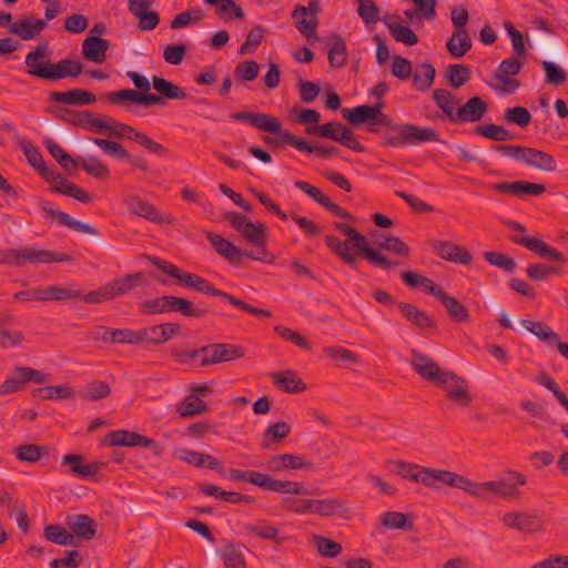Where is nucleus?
<instances>
[{
	"label": "nucleus",
	"mask_w": 568,
	"mask_h": 568,
	"mask_svg": "<svg viewBox=\"0 0 568 568\" xmlns=\"http://www.w3.org/2000/svg\"><path fill=\"white\" fill-rule=\"evenodd\" d=\"M471 39L467 30L454 31L446 43L447 51L453 58L464 57L471 48Z\"/></svg>",
	"instance_id": "e433bc0d"
},
{
	"label": "nucleus",
	"mask_w": 568,
	"mask_h": 568,
	"mask_svg": "<svg viewBox=\"0 0 568 568\" xmlns=\"http://www.w3.org/2000/svg\"><path fill=\"white\" fill-rule=\"evenodd\" d=\"M225 219L247 243L254 246L253 250L264 248L265 226L263 224H254L245 215L235 212L226 213Z\"/></svg>",
	"instance_id": "1a4fd4ad"
},
{
	"label": "nucleus",
	"mask_w": 568,
	"mask_h": 568,
	"mask_svg": "<svg viewBox=\"0 0 568 568\" xmlns=\"http://www.w3.org/2000/svg\"><path fill=\"white\" fill-rule=\"evenodd\" d=\"M398 310L418 329L426 331L436 327L435 321L426 312L410 303H398Z\"/></svg>",
	"instance_id": "cd10ccee"
},
{
	"label": "nucleus",
	"mask_w": 568,
	"mask_h": 568,
	"mask_svg": "<svg viewBox=\"0 0 568 568\" xmlns=\"http://www.w3.org/2000/svg\"><path fill=\"white\" fill-rule=\"evenodd\" d=\"M313 541L320 555L324 557H337L343 550L341 544L324 536L316 535Z\"/></svg>",
	"instance_id": "bf43d9fd"
},
{
	"label": "nucleus",
	"mask_w": 568,
	"mask_h": 568,
	"mask_svg": "<svg viewBox=\"0 0 568 568\" xmlns=\"http://www.w3.org/2000/svg\"><path fill=\"white\" fill-rule=\"evenodd\" d=\"M536 382L542 386H545L547 389H549L554 396L557 398V400L565 407V409L568 412V398L565 395V393L559 388L556 381L550 377L546 373H541L537 376Z\"/></svg>",
	"instance_id": "338daca9"
},
{
	"label": "nucleus",
	"mask_w": 568,
	"mask_h": 568,
	"mask_svg": "<svg viewBox=\"0 0 568 568\" xmlns=\"http://www.w3.org/2000/svg\"><path fill=\"white\" fill-rule=\"evenodd\" d=\"M433 98L436 105L443 111L447 119L454 123L455 113L459 105V100L448 90L436 89L433 92Z\"/></svg>",
	"instance_id": "c9c22d12"
},
{
	"label": "nucleus",
	"mask_w": 568,
	"mask_h": 568,
	"mask_svg": "<svg viewBox=\"0 0 568 568\" xmlns=\"http://www.w3.org/2000/svg\"><path fill=\"white\" fill-rule=\"evenodd\" d=\"M521 325L536 337L546 342L549 345H554V343L557 342L558 339V334L541 322L523 320Z\"/></svg>",
	"instance_id": "603ef678"
},
{
	"label": "nucleus",
	"mask_w": 568,
	"mask_h": 568,
	"mask_svg": "<svg viewBox=\"0 0 568 568\" xmlns=\"http://www.w3.org/2000/svg\"><path fill=\"white\" fill-rule=\"evenodd\" d=\"M314 514L351 518L353 511L343 499H314Z\"/></svg>",
	"instance_id": "c756f323"
},
{
	"label": "nucleus",
	"mask_w": 568,
	"mask_h": 568,
	"mask_svg": "<svg viewBox=\"0 0 568 568\" xmlns=\"http://www.w3.org/2000/svg\"><path fill=\"white\" fill-rule=\"evenodd\" d=\"M409 364L413 369L425 381L435 385L439 383L446 369H442L439 365L430 356L417 351L410 349Z\"/></svg>",
	"instance_id": "4468645a"
},
{
	"label": "nucleus",
	"mask_w": 568,
	"mask_h": 568,
	"mask_svg": "<svg viewBox=\"0 0 568 568\" xmlns=\"http://www.w3.org/2000/svg\"><path fill=\"white\" fill-rule=\"evenodd\" d=\"M435 253L443 260L469 265L473 262V255L465 247L450 241L433 242Z\"/></svg>",
	"instance_id": "6ab92c4d"
},
{
	"label": "nucleus",
	"mask_w": 568,
	"mask_h": 568,
	"mask_svg": "<svg viewBox=\"0 0 568 568\" xmlns=\"http://www.w3.org/2000/svg\"><path fill=\"white\" fill-rule=\"evenodd\" d=\"M334 227L344 234L347 241H342L336 235H326L325 244L345 264L354 265L356 261L355 254L352 253L349 248L351 243L359 254L376 267L388 271L402 265L400 261L390 260L378 250L372 248L366 237L353 226L336 222L334 223Z\"/></svg>",
	"instance_id": "f03ea898"
},
{
	"label": "nucleus",
	"mask_w": 568,
	"mask_h": 568,
	"mask_svg": "<svg viewBox=\"0 0 568 568\" xmlns=\"http://www.w3.org/2000/svg\"><path fill=\"white\" fill-rule=\"evenodd\" d=\"M388 31L397 42H402L406 45H415L418 43L417 34L409 27L403 26L399 22L389 23Z\"/></svg>",
	"instance_id": "13d9d810"
},
{
	"label": "nucleus",
	"mask_w": 568,
	"mask_h": 568,
	"mask_svg": "<svg viewBox=\"0 0 568 568\" xmlns=\"http://www.w3.org/2000/svg\"><path fill=\"white\" fill-rule=\"evenodd\" d=\"M24 63L28 68L30 75L48 80L49 75L45 72H50V67L53 63L50 61V49L48 44H39L29 52L26 57Z\"/></svg>",
	"instance_id": "a211bd4d"
},
{
	"label": "nucleus",
	"mask_w": 568,
	"mask_h": 568,
	"mask_svg": "<svg viewBox=\"0 0 568 568\" xmlns=\"http://www.w3.org/2000/svg\"><path fill=\"white\" fill-rule=\"evenodd\" d=\"M503 523L521 532H535L542 528L540 517L525 513H507L503 517Z\"/></svg>",
	"instance_id": "b1692460"
},
{
	"label": "nucleus",
	"mask_w": 568,
	"mask_h": 568,
	"mask_svg": "<svg viewBox=\"0 0 568 568\" xmlns=\"http://www.w3.org/2000/svg\"><path fill=\"white\" fill-rule=\"evenodd\" d=\"M232 119L243 121L253 128L274 135L283 134V125L278 118L260 112H236L232 114Z\"/></svg>",
	"instance_id": "dca6fc26"
},
{
	"label": "nucleus",
	"mask_w": 568,
	"mask_h": 568,
	"mask_svg": "<svg viewBox=\"0 0 568 568\" xmlns=\"http://www.w3.org/2000/svg\"><path fill=\"white\" fill-rule=\"evenodd\" d=\"M152 84L153 89L160 94V97H162V99L182 100L187 98L186 92L182 88L163 78L154 75L152 78Z\"/></svg>",
	"instance_id": "ea45409f"
},
{
	"label": "nucleus",
	"mask_w": 568,
	"mask_h": 568,
	"mask_svg": "<svg viewBox=\"0 0 568 568\" xmlns=\"http://www.w3.org/2000/svg\"><path fill=\"white\" fill-rule=\"evenodd\" d=\"M406 133H407L406 145L407 144H417V143H422V142H438L439 141V134L430 128L407 124Z\"/></svg>",
	"instance_id": "37998d69"
},
{
	"label": "nucleus",
	"mask_w": 568,
	"mask_h": 568,
	"mask_svg": "<svg viewBox=\"0 0 568 568\" xmlns=\"http://www.w3.org/2000/svg\"><path fill=\"white\" fill-rule=\"evenodd\" d=\"M448 314V316L457 323H465L469 318V312L456 297L448 295L446 292L439 300Z\"/></svg>",
	"instance_id": "79ce46f5"
},
{
	"label": "nucleus",
	"mask_w": 568,
	"mask_h": 568,
	"mask_svg": "<svg viewBox=\"0 0 568 568\" xmlns=\"http://www.w3.org/2000/svg\"><path fill=\"white\" fill-rule=\"evenodd\" d=\"M207 405L204 400L200 399L196 395L190 394L186 396L183 402H181L176 412L182 418L192 417L195 415L203 414L206 412Z\"/></svg>",
	"instance_id": "c03bdc74"
},
{
	"label": "nucleus",
	"mask_w": 568,
	"mask_h": 568,
	"mask_svg": "<svg viewBox=\"0 0 568 568\" xmlns=\"http://www.w3.org/2000/svg\"><path fill=\"white\" fill-rule=\"evenodd\" d=\"M63 464L70 467V471L80 477H91L98 474L102 464L85 463L81 455L68 454L63 456Z\"/></svg>",
	"instance_id": "f704fd0d"
},
{
	"label": "nucleus",
	"mask_w": 568,
	"mask_h": 568,
	"mask_svg": "<svg viewBox=\"0 0 568 568\" xmlns=\"http://www.w3.org/2000/svg\"><path fill=\"white\" fill-rule=\"evenodd\" d=\"M307 195L312 197L315 202H317L320 205L325 207L327 211H329L332 214L352 220L353 216L345 210H343L341 206H338L336 203H334L327 195H325L320 189L312 185V187L308 190Z\"/></svg>",
	"instance_id": "49530a36"
},
{
	"label": "nucleus",
	"mask_w": 568,
	"mask_h": 568,
	"mask_svg": "<svg viewBox=\"0 0 568 568\" xmlns=\"http://www.w3.org/2000/svg\"><path fill=\"white\" fill-rule=\"evenodd\" d=\"M242 476L248 483L261 487L266 491L282 493V489L284 488L283 481L273 479L263 473L247 471L246 474H242Z\"/></svg>",
	"instance_id": "a19ab883"
},
{
	"label": "nucleus",
	"mask_w": 568,
	"mask_h": 568,
	"mask_svg": "<svg viewBox=\"0 0 568 568\" xmlns=\"http://www.w3.org/2000/svg\"><path fill=\"white\" fill-rule=\"evenodd\" d=\"M475 132L486 139L501 142L514 139V135L504 126L497 124H481L475 128Z\"/></svg>",
	"instance_id": "4d7b16f0"
},
{
	"label": "nucleus",
	"mask_w": 568,
	"mask_h": 568,
	"mask_svg": "<svg viewBox=\"0 0 568 568\" xmlns=\"http://www.w3.org/2000/svg\"><path fill=\"white\" fill-rule=\"evenodd\" d=\"M376 245L398 257L408 258L410 255L409 246L393 234H382L376 241Z\"/></svg>",
	"instance_id": "58836bf2"
},
{
	"label": "nucleus",
	"mask_w": 568,
	"mask_h": 568,
	"mask_svg": "<svg viewBox=\"0 0 568 568\" xmlns=\"http://www.w3.org/2000/svg\"><path fill=\"white\" fill-rule=\"evenodd\" d=\"M176 458L196 467H205L212 470L223 471L219 459L209 454H202L192 449L182 448L175 452Z\"/></svg>",
	"instance_id": "bb28decb"
},
{
	"label": "nucleus",
	"mask_w": 568,
	"mask_h": 568,
	"mask_svg": "<svg viewBox=\"0 0 568 568\" xmlns=\"http://www.w3.org/2000/svg\"><path fill=\"white\" fill-rule=\"evenodd\" d=\"M487 110L488 105L480 97H473L464 105H458L454 123L480 121Z\"/></svg>",
	"instance_id": "393cba45"
},
{
	"label": "nucleus",
	"mask_w": 568,
	"mask_h": 568,
	"mask_svg": "<svg viewBox=\"0 0 568 568\" xmlns=\"http://www.w3.org/2000/svg\"><path fill=\"white\" fill-rule=\"evenodd\" d=\"M43 535L47 540L61 545V546H73L74 538L71 531L60 525H48L43 529Z\"/></svg>",
	"instance_id": "8fccbe9b"
},
{
	"label": "nucleus",
	"mask_w": 568,
	"mask_h": 568,
	"mask_svg": "<svg viewBox=\"0 0 568 568\" xmlns=\"http://www.w3.org/2000/svg\"><path fill=\"white\" fill-rule=\"evenodd\" d=\"M206 237L215 251L230 262H240L244 256L262 262H270L272 258L265 248L241 250L222 235L212 232H207Z\"/></svg>",
	"instance_id": "0eeeda50"
},
{
	"label": "nucleus",
	"mask_w": 568,
	"mask_h": 568,
	"mask_svg": "<svg viewBox=\"0 0 568 568\" xmlns=\"http://www.w3.org/2000/svg\"><path fill=\"white\" fill-rule=\"evenodd\" d=\"M33 395L39 396L44 400L70 399L75 395V392L68 385H55L37 388L34 389Z\"/></svg>",
	"instance_id": "3c124183"
},
{
	"label": "nucleus",
	"mask_w": 568,
	"mask_h": 568,
	"mask_svg": "<svg viewBox=\"0 0 568 568\" xmlns=\"http://www.w3.org/2000/svg\"><path fill=\"white\" fill-rule=\"evenodd\" d=\"M44 381L45 375L41 371L27 366H16L11 375L0 384V395L18 393L30 382L42 384Z\"/></svg>",
	"instance_id": "9d476101"
},
{
	"label": "nucleus",
	"mask_w": 568,
	"mask_h": 568,
	"mask_svg": "<svg viewBox=\"0 0 568 568\" xmlns=\"http://www.w3.org/2000/svg\"><path fill=\"white\" fill-rule=\"evenodd\" d=\"M83 71V64L80 61L62 59L50 67V72H45L48 80L58 81L67 77L78 78Z\"/></svg>",
	"instance_id": "473e14b6"
},
{
	"label": "nucleus",
	"mask_w": 568,
	"mask_h": 568,
	"mask_svg": "<svg viewBox=\"0 0 568 568\" xmlns=\"http://www.w3.org/2000/svg\"><path fill=\"white\" fill-rule=\"evenodd\" d=\"M471 70L467 64H449L445 71V78L449 85L458 89L470 80Z\"/></svg>",
	"instance_id": "a18cd8bd"
},
{
	"label": "nucleus",
	"mask_w": 568,
	"mask_h": 568,
	"mask_svg": "<svg viewBox=\"0 0 568 568\" xmlns=\"http://www.w3.org/2000/svg\"><path fill=\"white\" fill-rule=\"evenodd\" d=\"M41 295L42 301H62L81 297L82 292L77 288L51 285L45 288H41Z\"/></svg>",
	"instance_id": "864d4df0"
},
{
	"label": "nucleus",
	"mask_w": 568,
	"mask_h": 568,
	"mask_svg": "<svg viewBox=\"0 0 568 568\" xmlns=\"http://www.w3.org/2000/svg\"><path fill=\"white\" fill-rule=\"evenodd\" d=\"M65 525L73 538L91 540L97 534V523L85 514H72L65 518Z\"/></svg>",
	"instance_id": "aec40b11"
},
{
	"label": "nucleus",
	"mask_w": 568,
	"mask_h": 568,
	"mask_svg": "<svg viewBox=\"0 0 568 568\" xmlns=\"http://www.w3.org/2000/svg\"><path fill=\"white\" fill-rule=\"evenodd\" d=\"M45 28V20L26 18L13 22L10 27V32L18 36L22 40H30Z\"/></svg>",
	"instance_id": "72a5a7b5"
},
{
	"label": "nucleus",
	"mask_w": 568,
	"mask_h": 568,
	"mask_svg": "<svg viewBox=\"0 0 568 568\" xmlns=\"http://www.w3.org/2000/svg\"><path fill=\"white\" fill-rule=\"evenodd\" d=\"M110 446H126L135 447L143 446L145 448L158 447V444L148 437H144L138 433L129 430H113L110 432L105 439Z\"/></svg>",
	"instance_id": "4be33fe9"
},
{
	"label": "nucleus",
	"mask_w": 568,
	"mask_h": 568,
	"mask_svg": "<svg viewBox=\"0 0 568 568\" xmlns=\"http://www.w3.org/2000/svg\"><path fill=\"white\" fill-rule=\"evenodd\" d=\"M510 240L518 245L524 246L525 248L536 253L541 258L551 261V262H567L565 255L544 242L542 240L528 235H514Z\"/></svg>",
	"instance_id": "f3484780"
},
{
	"label": "nucleus",
	"mask_w": 568,
	"mask_h": 568,
	"mask_svg": "<svg viewBox=\"0 0 568 568\" xmlns=\"http://www.w3.org/2000/svg\"><path fill=\"white\" fill-rule=\"evenodd\" d=\"M381 523L388 529H402L405 531L414 529V524L409 520V516L399 511H386L382 514Z\"/></svg>",
	"instance_id": "de8ad7c7"
},
{
	"label": "nucleus",
	"mask_w": 568,
	"mask_h": 568,
	"mask_svg": "<svg viewBox=\"0 0 568 568\" xmlns=\"http://www.w3.org/2000/svg\"><path fill=\"white\" fill-rule=\"evenodd\" d=\"M79 166L97 179L104 180L110 175L108 165L95 156L79 158Z\"/></svg>",
	"instance_id": "6e6d98bb"
},
{
	"label": "nucleus",
	"mask_w": 568,
	"mask_h": 568,
	"mask_svg": "<svg viewBox=\"0 0 568 568\" xmlns=\"http://www.w3.org/2000/svg\"><path fill=\"white\" fill-rule=\"evenodd\" d=\"M70 261L71 257L65 253L39 250L32 246L6 248L0 251V264L9 266H21L24 263H53Z\"/></svg>",
	"instance_id": "20e7f679"
},
{
	"label": "nucleus",
	"mask_w": 568,
	"mask_h": 568,
	"mask_svg": "<svg viewBox=\"0 0 568 568\" xmlns=\"http://www.w3.org/2000/svg\"><path fill=\"white\" fill-rule=\"evenodd\" d=\"M342 113L344 119L356 126L362 123H368L372 119V110L369 109V105L366 104L358 105L353 109H344Z\"/></svg>",
	"instance_id": "680f3d73"
},
{
	"label": "nucleus",
	"mask_w": 568,
	"mask_h": 568,
	"mask_svg": "<svg viewBox=\"0 0 568 568\" xmlns=\"http://www.w3.org/2000/svg\"><path fill=\"white\" fill-rule=\"evenodd\" d=\"M125 204L128 205L131 213L148 220L149 222L155 224H174L175 219L168 214L163 215L152 203L149 201L138 196L130 195L125 199Z\"/></svg>",
	"instance_id": "2eb2a0df"
},
{
	"label": "nucleus",
	"mask_w": 568,
	"mask_h": 568,
	"mask_svg": "<svg viewBox=\"0 0 568 568\" xmlns=\"http://www.w3.org/2000/svg\"><path fill=\"white\" fill-rule=\"evenodd\" d=\"M332 47L328 50V62L333 68H343L347 62L346 42L341 36L332 38Z\"/></svg>",
	"instance_id": "09e8293b"
},
{
	"label": "nucleus",
	"mask_w": 568,
	"mask_h": 568,
	"mask_svg": "<svg viewBox=\"0 0 568 568\" xmlns=\"http://www.w3.org/2000/svg\"><path fill=\"white\" fill-rule=\"evenodd\" d=\"M347 131L348 128H346L343 123L335 121L327 122L320 126H311L306 129L307 134L320 138H327L338 143Z\"/></svg>",
	"instance_id": "4c0bfd02"
},
{
	"label": "nucleus",
	"mask_w": 568,
	"mask_h": 568,
	"mask_svg": "<svg viewBox=\"0 0 568 568\" xmlns=\"http://www.w3.org/2000/svg\"><path fill=\"white\" fill-rule=\"evenodd\" d=\"M40 207L47 214L48 217H51L53 221H57L60 224L70 227L75 232L89 235L99 234L98 230L92 225L78 221L68 213L50 207L47 202H41Z\"/></svg>",
	"instance_id": "412c9836"
},
{
	"label": "nucleus",
	"mask_w": 568,
	"mask_h": 568,
	"mask_svg": "<svg viewBox=\"0 0 568 568\" xmlns=\"http://www.w3.org/2000/svg\"><path fill=\"white\" fill-rule=\"evenodd\" d=\"M201 352L203 353V358L199 364L200 367L231 362L244 356V351L241 346L225 343L202 346Z\"/></svg>",
	"instance_id": "9b49d317"
},
{
	"label": "nucleus",
	"mask_w": 568,
	"mask_h": 568,
	"mask_svg": "<svg viewBox=\"0 0 568 568\" xmlns=\"http://www.w3.org/2000/svg\"><path fill=\"white\" fill-rule=\"evenodd\" d=\"M106 134L119 139L126 138L133 140L150 152L158 155H164L166 153L165 148L162 144L155 142L146 134L136 131L134 128L114 119H108Z\"/></svg>",
	"instance_id": "6e6552de"
},
{
	"label": "nucleus",
	"mask_w": 568,
	"mask_h": 568,
	"mask_svg": "<svg viewBox=\"0 0 568 568\" xmlns=\"http://www.w3.org/2000/svg\"><path fill=\"white\" fill-rule=\"evenodd\" d=\"M50 99L54 102L68 105H89L97 100L93 93L81 89L64 92L53 91L50 93Z\"/></svg>",
	"instance_id": "2f4dec72"
},
{
	"label": "nucleus",
	"mask_w": 568,
	"mask_h": 568,
	"mask_svg": "<svg viewBox=\"0 0 568 568\" xmlns=\"http://www.w3.org/2000/svg\"><path fill=\"white\" fill-rule=\"evenodd\" d=\"M521 65L518 58L511 57L504 59L494 74L495 80L500 83V87H496L495 89L503 93H514L520 87V82L511 77L520 72Z\"/></svg>",
	"instance_id": "f8f14e48"
},
{
	"label": "nucleus",
	"mask_w": 568,
	"mask_h": 568,
	"mask_svg": "<svg viewBox=\"0 0 568 568\" xmlns=\"http://www.w3.org/2000/svg\"><path fill=\"white\" fill-rule=\"evenodd\" d=\"M357 14L366 24L376 23L379 20V8L374 0H358Z\"/></svg>",
	"instance_id": "0e129e2a"
},
{
	"label": "nucleus",
	"mask_w": 568,
	"mask_h": 568,
	"mask_svg": "<svg viewBox=\"0 0 568 568\" xmlns=\"http://www.w3.org/2000/svg\"><path fill=\"white\" fill-rule=\"evenodd\" d=\"M144 283V274L142 272H135L114 278L113 281L109 282L108 285L112 294V298L115 300L122 295L131 293L136 287L142 286Z\"/></svg>",
	"instance_id": "a878e982"
},
{
	"label": "nucleus",
	"mask_w": 568,
	"mask_h": 568,
	"mask_svg": "<svg viewBox=\"0 0 568 568\" xmlns=\"http://www.w3.org/2000/svg\"><path fill=\"white\" fill-rule=\"evenodd\" d=\"M109 41L98 36H88L82 43L83 57L92 62L101 63L106 59Z\"/></svg>",
	"instance_id": "7c9ffc66"
},
{
	"label": "nucleus",
	"mask_w": 568,
	"mask_h": 568,
	"mask_svg": "<svg viewBox=\"0 0 568 568\" xmlns=\"http://www.w3.org/2000/svg\"><path fill=\"white\" fill-rule=\"evenodd\" d=\"M436 70L430 63H422L413 74V84L417 90L425 91L434 82Z\"/></svg>",
	"instance_id": "5fc2aeb1"
},
{
	"label": "nucleus",
	"mask_w": 568,
	"mask_h": 568,
	"mask_svg": "<svg viewBox=\"0 0 568 568\" xmlns=\"http://www.w3.org/2000/svg\"><path fill=\"white\" fill-rule=\"evenodd\" d=\"M494 150L505 156L521 161L536 170L554 172L557 169L556 160L552 155L521 145L497 144Z\"/></svg>",
	"instance_id": "423d86ee"
},
{
	"label": "nucleus",
	"mask_w": 568,
	"mask_h": 568,
	"mask_svg": "<svg viewBox=\"0 0 568 568\" xmlns=\"http://www.w3.org/2000/svg\"><path fill=\"white\" fill-rule=\"evenodd\" d=\"M152 263L160 268L163 273L168 274L171 277L176 278L180 283L185 285L186 287L193 288L196 292L222 297L224 301L229 302L231 305L239 307L243 310L244 312H247L250 314H253L255 316H265L270 317L271 313L266 310L255 307L251 304L245 303L244 301L236 298L233 295L227 294L226 292H223L221 290H217L213 287L203 277L189 273L185 271L180 270L178 266L168 263L163 260L153 257L150 258Z\"/></svg>",
	"instance_id": "7ed1b4c3"
},
{
	"label": "nucleus",
	"mask_w": 568,
	"mask_h": 568,
	"mask_svg": "<svg viewBox=\"0 0 568 568\" xmlns=\"http://www.w3.org/2000/svg\"><path fill=\"white\" fill-rule=\"evenodd\" d=\"M140 311L145 315L179 312L186 317L196 318L206 314L205 310L196 307L191 301L172 295L146 300L140 305Z\"/></svg>",
	"instance_id": "39448f33"
},
{
	"label": "nucleus",
	"mask_w": 568,
	"mask_h": 568,
	"mask_svg": "<svg viewBox=\"0 0 568 568\" xmlns=\"http://www.w3.org/2000/svg\"><path fill=\"white\" fill-rule=\"evenodd\" d=\"M409 364L413 369L425 381L435 385L439 383L446 369H442L439 365L430 356L417 351L410 349Z\"/></svg>",
	"instance_id": "ddd939ff"
},
{
	"label": "nucleus",
	"mask_w": 568,
	"mask_h": 568,
	"mask_svg": "<svg viewBox=\"0 0 568 568\" xmlns=\"http://www.w3.org/2000/svg\"><path fill=\"white\" fill-rule=\"evenodd\" d=\"M111 388L106 382L93 381L89 383L83 393V397L88 400H99L108 397Z\"/></svg>",
	"instance_id": "69168bd1"
},
{
	"label": "nucleus",
	"mask_w": 568,
	"mask_h": 568,
	"mask_svg": "<svg viewBox=\"0 0 568 568\" xmlns=\"http://www.w3.org/2000/svg\"><path fill=\"white\" fill-rule=\"evenodd\" d=\"M386 467L389 473L402 479L413 481L432 490L450 487L474 497L485 495L510 497L519 495L521 493L518 487L526 484V477L516 471L509 473L507 477L499 480L477 483L456 471L425 467L404 459H389L386 462Z\"/></svg>",
	"instance_id": "f257e3e1"
},
{
	"label": "nucleus",
	"mask_w": 568,
	"mask_h": 568,
	"mask_svg": "<svg viewBox=\"0 0 568 568\" xmlns=\"http://www.w3.org/2000/svg\"><path fill=\"white\" fill-rule=\"evenodd\" d=\"M292 18L297 30L311 42L313 43L317 40L316 37V28H317V17L310 14L305 7H297L293 13Z\"/></svg>",
	"instance_id": "c85d7f7f"
},
{
	"label": "nucleus",
	"mask_w": 568,
	"mask_h": 568,
	"mask_svg": "<svg viewBox=\"0 0 568 568\" xmlns=\"http://www.w3.org/2000/svg\"><path fill=\"white\" fill-rule=\"evenodd\" d=\"M180 325L175 323H163L140 329L141 343L163 344L179 334Z\"/></svg>",
	"instance_id": "5701e85b"
},
{
	"label": "nucleus",
	"mask_w": 568,
	"mask_h": 568,
	"mask_svg": "<svg viewBox=\"0 0 568 568\" xmlns=\"http://www.w3.org/2000/svg\"><path fill=\"white\" fill-rule=\"evenodd\" d=\"M387 131L384 133L385 144L388 146L406 145V131L407 124H393L387 125Z\"/></svg>",
	"instance_id": "052dcab7"
},
{
	"label": "nucleus",
	"mask_w": 568,
	"mask_h": 568,
	"mask_svg": "<svg viewBox=\"0 0 568 568\" xmlns=\"http://www.w3.org/2000/svg\"><path fill=\"white\" fill-rule=\"evenodd\" d=\"M542 68L546 73L545 80L547 83L560 85L567 80V73L560 65L550 61H544Z\"/></svg>",
	"instance_id": "774afa93"
},
{
	"label": "nucleus",
	"mask_w": 568,
	"mask_h": 568,
	"mask_svg": "<svg viewBox=\"0 0 568 568\" xmlns=\"http://www.w3.org/2000/svg\"><path fill=\"white\" fill-rule=\"evenodd\" d=\"M504 119L508 123H514L520 128H526L531 122V114L524 106H514L505 110Z\"/></svg>",
	"instance_id": "e2e57ef3"
}]
</instances>
